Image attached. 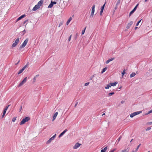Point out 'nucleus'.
<instances>
[{"label":"nucleus","mask_w":152,"mask_h":152,"mask_svg":"<svg viewBox=\"0 0 152 152\" xmlns=\"http://www.w3.org/2000/svg\"><path fill=\"white\" fill-rule=\"evenodd\" d=\"M72 17H70V18H69V19L66 22V24L67 25H68L69 24V23L71 21V20H72Z\"/></svg>","instance_id":"4468645a"},{"label":"nucleus","mask_w":152,"mask_h":152,"mask_svg":"<svg viewBox=\"0 0 152 152\" xmlns=\"http://www.w3.org/2000/svg\"><path fill=\"white\" fill-rule=\"evenodd\" d=\"M89 82H88V83H86L85 84V86H88L89 85Z\"/></svg>","instance_id":"473e14b6"},{"label":"nucleus","mask_w":152,"mask_h":152,"mask_svg":"<svg viewBox=\"0 0 152 152\" xmlns=\"http://www.w3.org/2000/svg\"><path fill=\"white\" fill-rule=\"evenodd\" d=\"M27 67V66L26 65H25L22 69H21V70H20L18 72V74H20L24 70V69H26V68Z\"/></svg>","instance_id":"1a4fd4ad"},{"label":"nucleus","mask_w":152,"mask_h":152,"mask_svg":"<svg viewBox=\"0 0 152 152\" xmlns=\"http://www.w3.org/2000/svg\"><path fill=\"white\" fill-rule=\"evenodd\" d=\"M25 16H26V15H23L21 16L20 17H19L17 19V21H18L19 20H20L22 18H23Z\"/></svg>","instance_id":"ddd939ff"},{"label":"nucleus","mask_w":152,"mask_h":152,"mask_svg":"<svg viewBox=\"0 0 152 152\" xmlns=\"http://www.w3.org/2000/svg\"><path fill=\"white\" fill-rule=\"evenodd\" d=\"M51 138L53 140L54 139V138L53 137H52Z\"/></svg>","instance_id":"bf43d9fd"},{"label":"nucleus","mask_w":152,"mask_h":152,"mask_svg":"<svg viewBox=\"0 0 152 152\" xmlns=\"http://www.w3.org/2000/svg\"><path fill=\"white\" fill-rule=\"evenodd\" d=\"M107 68L105 67V68H104L102 71L101 73H102V74L104 72H105L107 70Z\"/></svg>","instance_id":"4be33fe9"},{"label":"nucleus","mask_w":152,"mask_h":152,"mask_svg":"<svg viewBox=\"0 0 152 152\" xmlns=\"http://www.w3.org/2000/svg\"><path fill=\"white\" fill-rule=\"evenodd\" d=\"M56 134H55L54 135H53V137H54V138H55V137H56Z\"/></svg>","instance_id":"3c124183"},{"label":"nucleus","mask_w":152,"mask_h":152,"mask_svg":"<svg viewBox=\"0 0 152 152\" xmlns=\"http://www.w3.org/2000/svg\"><path fill=\"white\" fill-rule=\"evenodd\" d=\"M19 38H18L15 40V42L12 45V47H15L16 46L19 42Z\"/></svg>","instance_id":"7ed1b4c3"},{"label":"nucleus","mask_w":152,"mask_h":152,"mask_svg":"<svg viewBox=\"0 0 152 152\" xmlns=\"http://www.w3.org/2000/svg\"><path fill=\"white\" fill-rule=\"evenodd\" d=\"M81 145V144H80L79 143L77 142L74 146L73 147V148L74 149H76L79 147Z\"/></svg>","instance_id":"6e6552de"},{"label":"nucleus","mask_w":152,"mask_h":152,"mask_svg":"<svg viewBox=\"0 0 152 152\" xmlns=\"http://www.w3.org/2000/svg\"><path fill=\"white\" fill-rule=\"evenodd\" d=\"M138 5H139V4H137L135 6H137V7L138 6Z\"/></svg>","instance_id":"4d7b16f0"},{"label":"nucleus","mask_w":152,"mask_h":152,"mask_svg":"<svg viewBox=\"0 0 152 152\" xmlns=\"http://www.w3.org/2000/svg\"><path fill=\"white\" fill-rule=\"evenodd\" d=\"M133 140V139H132L131 140V141H130V142H132V140Z\"/></svg>","instance_id":"e2e57ef3"},{"label":"nucleus","mask_w":152,"mask_h":152,"mask_svg":"<svg viewBox=\"0 0 152 152\" xmlns=\"http://www.w3.org/2000/svg\"><path fill=\"white\" fill-rule=\"evenodd\" d=\"M107 149V147L104 148L103 149H102L101 151V152H105Z\"/></svg>","instance_id":"aec40b11"},{"label":"nucleus","mask_w":152,"mask_h":152,"mask_svg":"<svg viewBox=\"0 0 152 152\" xmlns=\"http://www.w3.org/2000/svg\"><path fill=\"white\" fill-rule=\"evenodd\" d=\"M58 112H56L54 114V115L53 116V119L52 120L53 121L55 119H56L57 116L58 114Z\"/></svg>","instance_id":"9b49d317"},{"label":"nucleus","mask_w":152,"mask_h":152,"mask_svg":"<svg viewBox=\"0 0 152 152\" xmlns=\"http://www.w3.org/2000/svg\"><path fill=\"white\" fill-rule=\"evenodd\" d=\"M139 24V23H137L136 24V26H138V25Z\"/></svg>","instance_id":"5fc2aeb1"},{"label":"nucleus","mask_w":152,"mask_h":152,"mask_svg":"<svg viewBox=\"0 0 152 152\" xmlns=\"http://www.w3.org/2000/svg\"><path fill=\"white\" fill-rule=\"evenodd\" d=\"M137 27H135V28H134V29L135 30H136L137 29Z\"/></svg>","instance_id":"864d4df0"},{"label":"nucleus","mask_w":152,"mask_h":152,"mask_svg":"<svg viewBox=\"0 0 152 152\" xmlns=\"http://www.w3.org/2000/svg\"><path fill=\"white\" fill-rule=\"evenodd\" d=\"M110 62V60L109 59V60H107L106 61V64H108V63L109 62Z\"/></svg>","instance_id":"a19ab883"},{"label":"nucleus","mask_w":152,"mask_h":152,"mask_svg":"<svg viewBox=\"0 0 152 152\" xmlns=\"http://www.w3.org/2000/svg\"><path fill=\"white\" fill-rule=\"evenodd\" d=\"M148 125L152 124V122H150L148 123Z\"/></svg>","instance_id":"c03bdc74"},{"label":"nucleus","mask_w":152,"mask_h":152,"mask_svg":"<svg viewBox=\"0 0 152 152\" xmlns=\"http://www.w3.org/2000/svg\"><path fill=\"white\" fill-rule=\"evenodd\" d=\"M111 87V85L110 84L107 85L105 87V88L106 89H108L109 88Z\"/></svg>","instance_id":"6ab92c4d"},{"label":"nucleus","mask_w":152,"mask_h":152,"mask_svg":"<svg viewBox=\"0 0 152 152\" xmlns=\"http://www.w3.org/2000/svg\"><path fill=\"white\" fill-rule=\"evenodd\" d=\"M114 59V58H111L110 59H109L110 60V61H111L113 60Z\"/></svg>","instance_id":"e433bc0d"},{"label":"nucleus","mask_w":152,"mask_h":152,"mask_svg":"<svg viewBox=\"0 0 152 152\" xmlns=\"http://www.w3.org/2000/svg\"><path fill=\"white\" fill-rule=\"evenodd\" d=\"M105 4H104L103 6H102L101 7V10H103L104 9V6H105Z\"/></svg>","instance_id":"c85d7f7f"},{"label":"nucleus","mask_w":152,"mask_h":152,"mask_svg":"<svg viewBox=\"0 0 152 152\" xmlns=\"http://www.w3.org/2000/svg\"><path fill=\"white\" fill-rule=\"evenodd\" d=\"M67 131V129H65L63 132L61 133L59 135V137H60L62 136Z\"/></svg>","instance_id":"2eb2a0df"},{"label":"nucleus","mask_w":152,"mask_h":152,"mask_svg":"<svg viewBox=\"0 0 152 152\" xmlns=\"http://www.w3.org/2000/svg\"><path fill=\"white\" fill-rule=\"evenodd\" d=\"M95 5H93L92 7L91 12L94 13L95 11Z\"/></svg>","instance_id":"f3484780"},{"label":"nucleus","mask_w":152,"mask_h":152,"mask_svg":"<svg viewBox=\"0 0 152 152\" xmlns=\"http://www.w3.org/2000/svg\"><path fill=\"white\" fill-rule=\"evenodd\" d=\"M152 113V109L151 110H150L148 113V114H149V113Z\"/></svg>","instance_id":"a18cd8bd"},{"label":"nucleus","mask_w":152,"mask_h":152,"mask_svg":"<svg viewBox=\"0 0 152 152\" xmlns=\"http://www.w3.org/2000/svg\"><path fill=\"white\" fill-rule=\"evenodd\" d=\"M22 106H21V108H20V110H21V109H22Z\"/></svg>","instance_id":"0e129e2a"},{"label":"nucleus","mask_w":152,"mask_h":152,"mask_svg":"<svg viewBox=\"0 0 152 152\" xmlns=\"http://www.w3.org/2000/svg\"><path fill=\"white\" fill-rule=\"evenodd\" d=\"M78 102H76V103H75V107L77 106V105L78 104Z\"/></svg>","instance_id":"58836bf2"},{"label":"nucleus","mask_w":152,"mask_h":152,"mask_svg":"<svg viewBox=\"0 0 152 152\" xmlns=\"http://www.w3.org/2000/svg\"><path fill=\"white\" fill-rule=\"evenodd\" d=\"M113 94H114L113 92H111L109 93V95H112Z\"/></svg>","instance_id":"49530a36"},{"label":"nucleus","mask_w":152,"mask_h":152,"mask_svg":"<svg viewBox=\"0 0 152 152\" xmlns=\"http://www.w3.org/2000/svg\"><path fill=\"white\" fill-rule=\"evenodd\" d=\"M78 34L77 33H76L75 36V39H77L78 37Z\"/></svg>","instance_id":"c9c22d12"},{"label":"nucleus","mask_w":152,"mask_h":152,"mask_svg":"<svg viewBox=\"0 0 152 152\" xmlns=\"http://www.w3.org/2000/svg\"><path fill=\"white\" fill-rule=\"evenodd\" d=\"M30 119V118L28 117H26L25 118H23L20 123V125L24 124L26 122H27Z\"/></svg>","instance_id":"f257e3e1"},{"label":"nucleus","mask_w":152,"mask_h":152,"mask_svg":"<svg viewBox=\"0 0 152 152\" xmlns=\"http://www.w3.org/2000/svg\"><path fill=\"white\" fill-rule=\"evenodd\" d=\"M56 4V1H51L50 4L48 6V8H51L53 7V5L54 4Z\"/></svg>","instance_id":"0eeeda50"},{"label":"nucleus","mask_w":152,"mask_h":152,"mask_svg":"<svg viewBox=\"0 0 152 152\" xmlns=\"http://www.w3.org/2000/svg\"><path fill=\"white\" fill-rule=\"evenodd\" d=\"M86 28V27L84 29V30H83L82 31V35H83L84 34V33H85V31Z\"/></svg>","instance_id":"393cba45"},{"label":"nucleus","mask_w":152,"mask_h":152,"mask_svg":"<svg viewBox=\"0 0 152 152\" xmlns=\"http://www.w3.org/2000/svg\"><path fill=\"white\" fill-rule=\"evenodd\" d=\"M103 10H101V11L100 12V15H102V12H103Z\"/></svg>","instance_id":"4c0bfd02"},{"label":"nucleus","mask_w":152,"mask_h":152,"mask_svg":"<svg viewBox=\"0 0 152 152\" xmlns=\"http://www.w3.org/2000/svg\"><path fill=\"white\" fill-rule=\"evenodd\" d=\"M72 35H71L69 37V38L68 39V41L69 42V41H70L71 39V37H72Z\"/></svg>","instance_id":"cd10ccee"},{"label":"nucleus","mask_w":152,"mask_h":152,"mask_svg":"<svg viewBox=\"0 0 152 152\" xmlns=\"http://www.w3.org/2000/svg\"><path fill=\"white\" fill-rule=\"evenodd\" d=\"M133 21H131L127 25V26H126V28L128 29H129L130 27L133 24Z\"/></svg>","instance_id":"423d86ee"},{"label":"nucleus","mask_w":152,"mask_h":152,"mask_svg":"<svg viewBox=\"0 0 152 152\" xmlns=\"http://www.w3.org/2000/svg\"><path fill=\"white\" fill-rule=\"evenodd\" d=\"M151 128L150 127H148L146 129V131H148L151 129Z\"/></svg>","instance_id":"c756f323"},{"label":"nucleus","mask_w":152,"mask_h":152,"mask_svg":"<svg viewBox=\"0 0 152 152\" xmlns=\"http://www.w3.org/2000/svg\"><path fill=\"white\" fill-rule=\"evenodd\" d=\"M94 13H93V12H91V15H90V16L91 17H93L94 15Z\"/></svg>","instance_id":"ea45409f"},{"label":"nucleus","mask_w":152,"mask_h":152,"mask_svg":"<svg viewBox=\"0 0 152 152\" xmlns=\"http://www.w3.org/2000/svg\"><path fill=\"white\" fill-rule=\"evenodd\" d=\"M125 73V69H124L123 70V71L122 72V77L124 75V74Z\"/></svg>","instance_id":"a878e982"},{"label":"nucleus","mask_w":152,"mask_h":152,"mask_svg":"<svg viewBox=\"0 0 152 152\" xmlns=\"http://www.w3.org/2000/svg\"><path fill=\"white\" fill-rule=\"evenodd\" d=\"M53 140L51 137L47 141V144H49L50 143L52 140Z\"/></svg>","instance_id":"412c9836"},{"label":"nucleus","mask_w":152,"mask_h":152,"mask_svg":"<svg viewBox=\"0 0 152 152\" xmlns=\"http://www.w3.org/2000/svg\"><path fill=\"white\" fill-rule=\"evenodd\" d=\"M9 105L8 106H7L4 109V111H6V112L8 108V107H9Z\"/></svg>","instance_id":"bb28decb"},{"label":"nucleus","mask_w":152,"mask_h":152,"mask_svg":"<svg viewBox=\"0 0 152 152\" xmlns=\"http://www.w3.org/2000/svg\"><path fill=\"white\" fill-rule=\"evenodd\" d=\"M117 83L116 82H115L114 83H110V85H111V86H115L116 84H117Z\"/></svg>","instance_id":"f8f14e48"},{"label":"nucleus","mask_w":152,"mask_h":152,"mask_svg":"<svg viewBox=\"0 0 152 152\" xmlns=\"http://www.w3.org/2000/svg\"><path fill=\"white\" fill-rule=\"evenodd\" d=\"M137 8V6H135L133 10L135 12V11L136 10Z\"/></svg>","instance_id":"72a5a7b5"},{"label":"nucleus","mask_w":152,"mask_h":152,"mask_svg":"<svg viewBox=\"0 0 152 152\" xmlns=\"http://www.w3.org/2000/svg\"><path fill=\"white\" fill-rule=\"evenodd\" d=\"M121 138H122V137L121 136H120L119 137V138L117 140L116 142H117V144H118L119 143V141L120 140Z\"/></svg>","instance_id":"a211bd4d"},{"label":"nucleus","mask_w":152,"mask_h":152,"mask_svg":"<svg viewBox=\"0 0 152 152\" xmlns=\"http://www.w3.org/2000/svg\"><path fill=\"white\" fill-rule=\"evenodd\" d=\"M27 77H26L20 83L18 86V87H19L22 86L24 83H25L26 81Z\"/></svg>","instance_id":"39448f33"},{"label":"nucleus","mask_w":152,"mask_h":152,"mask_svg":"<svg viewBox=\"0 0 152 152\" xmlns=\"http://www.w3.org/2000/svg\"><path fill=\"white\" fill-rule=\"evenodd\" d=\"M28 41V38H26L25 40L24 41V42L20 46L19 48L20 49H21L22 48L25 47V46L27 44Z\"/></svg>","instance_id":"f03ea898"},{"label":"nucleus","mask_w":152,"mask_h":152,"mask_svg":"<svg viewBox=\"0 0 152 152\" xmlns=\"http://www.w3.org/2000/svg\"><path fill=\"white\" fill-rule=\"evenodd\" d=\"M141 20H142L141 19L139 21H138L137 23H139L140 22Z\"/></svg>","instance_id":"603ef678"},{"label":"nucleus","mask_w":152,"mask_h":152,"mask_svg":"<svg viewBox=\"0 0 152 152\" xmlns=\"http://www.w3.org/2000/svg\"><path fill=\"white\" fill-rule=\"evenodd\" d=\"M148 0H145V1H147Z\"/></svg>","instance_id":"69168bd1"},{"label":"nucleus","mask_w":152,"mask_h":152,"mask_svg":"<svg viewBox=\"0 0 152 152\" xmlns=\"http://www.w3.org/2000/svg\"><path fill=\"white\" fill-rule=\"evenodd\" d=\"M137 150H137V149L136 148L135 150H134H134H132V152H137Z\"/></svg>","instance_id":"37998d69"},{"label":"nucleus","mask_w":152,"mask_h":152,"mask_svg":"<svg viewBox=\"0 0 152 152\" xmlns=\"http://www.w3.org/2000/svg\"><path fill=\"white\" fill-rule=\"evenodd\" d=\"M62 24V23H60V24H59V26H61V25Z\"/></svg>","instance_id":"6e6d98bb"},{"label":"nucleus","mask_w":152,"mask_h":152,"mask_svg":"<svg viewBox=\"0 0 152 152\" xmlns=\"http://www.w3.org/2000/svg\"><path fill=\"white\" fill-rule=\"evenodd\" d=\"M148 152H150V151H148Z\"/></svg>","instance_id":"338daca9"},{"label":"nucleus","mask_w":152,"mask_h":152,"mask_svg":"<svg viewBox=\"0 0 152 152\" xmlns=\"http://www.w3.org/2000/svg\"><path fill=\"white\" fill-rule=\"evenodd\" d=\"M141 113L142 111H140L134 112L133 113H131L130 115V117L131 118H133L134 116H135V115L139 114Z\"/></svg>","instance_id":"20e7f679"},{"label":"nucleus","mask_w":152,"mask_h":152,"mask_svg":"<svg viewBox=\"0 0 152 152\" xmlns=\"http://www.w3.org/2000/svg\"><path fill=\"white\" fill-rule=\"evenodd\" d=\"M134 12V11L133 10H132L129 13V16H130L131 15H132L133 13Z\"/></svg>","instance_id":"b1692460"},{"label":"nucleus","mask_w":152,"mask_h":152,"mask_svg":"<svg viewBox=\"0 0 152 152\" xmlns=\"http://www.w3.org/2000/svg\"><path fill=\"white\" fill-rule=\"evenodd\" d=\"M140 145H141V144H139V145L137 146V148H136L137 150V149H138H138H139V147H140Z\"/></svg>","instance_id":"79ce46f5"},{"label":"nucleus","mask_w":152,"mask_h":152,"mask_svg":"<svg viewBox=\"0 0 152 152\" xmlns=\"http://www.w3.org/2000/svg\"><path fill=\"white\" fill-rule=\"evenodd\" d=\"M5 113H3V115H2V118H3L4 117V115H5Z\"/></svg>","instance_id":"8fccbe9b"},{"label":"nucleus","mask_w":152,"mask_h":152,"mask_svg":"<svg viewBox=\"0 0 152 152\" xmlns=\"http://www.w3.org/2000/svg\"><path fill=\"white\" fill-rule=\"evenodd\" d=\"M122 152H128V151H127L126 149H124L122 151Z\"/></svg>","instance_id":"7c9ffc66"},{"label":"nucleus","mask_w":152,"mask_h":152,"mask_svg":"<svg viewBox=\"0 0 152 152\" xmlns=\"http://www.w3.org/2000/svg\"><path fill=\"white\" fill-rule=\"evenodd\" d=\"M115 149H113V150H111L110 152H113L114 151H115Z\"/></svg>","instance_id":"de8ad7c7"},{"label":"nucleus","mask_w":152,"mask_h":152,"mask_svg":"<svg viewBox=\"0 0 152 152\" xmlns=\"http://www.w3.org/2000/svg\"><path fill=\"white\" fill-rule=\"evenodd\" d=\"M16 120V118H13L12 119V121L13 122H14Z\"/></svg>","instance_id":"2f4dec72"},{"label":"nucleus","mask_w":152,"mask_h":152,"mask_svg":"<svg viewBox=\"0 0 152 152\" xmlns=\"http://www.w3.org/2000/svg\"><path fill=\"white\" fill-rule=\"evenodd\" d=\"M105 115V114L104 113H103L102 115V116H103L104 115Z\"/></svg>","instance_id":"052dcab7"},{"label":"nucleus","mask_w":152,"mask_h":152,"mask_svg":"<svg viewBox=\"0 0 152 152\" xmlns=\"http://www.w3.org/2000/svg\"><path fill=\"white\" fill-rule=\"evenodd\" d=\"M39 8V5H36L33 8L32 10L34 11H36Z\"/></svg>","instance_id":"9d476101"},{"label":"nucleus","mask_w":152,"mask_h":152,"mask_svg":"<svg viewBox=\"0 0 152 152\" xmlns=\"http://www.w3.org/2000/svg\"><path fill=\"white\" fill-rule=\"evenodd\" d=\"M6 111H4H4H3V113H5H5H6Z\"/></svg>","instance_id":"13d9d810"},{"label":"nucleus","mask_w":152,"mask_h":152,"mask_svg":"<svg viewBox=\"0 0 152 152\" xmlns=\"http://www.w3.org/2000/svg\"><path fill=\"white\" fill-rule=\"evenodd\" d=\"M136 75V74L135 73H132L130 75V77H134Z\"/></svg>","instance_id":"5701e85b"},{"label":"nucleus","mask_w":152,"mask_h":152,"mask_svg":"<svg viewBox=\"0 0 152 152\" xmlns=\"http://www.w3.org/2000/svg\"><path fill=\"white\" fill-rule=\"evenodd\" d=\"M38 76H39V75H36L35 77H36H36H37Z\"/></svg>","instance_id":"680f3d73"},{"label":"nucleus","mask_w":152,"mask_h":152,"mask_svg":"<svg viewBox=\"0 0 152 152\" xmlns=\"http://www.w3.org/2000/svg\"><path fill=\"white\" fill-rule=\"evenodd\" d=\"M137 8V6H135L133 10L135 12V11L136 10Z\"/></svg>","instance_id":"f704fd0d"},{"label":"nucleus","mask_w":152,"mask_h":152,"mask_svg":"<svg viewBox=\"0 0 152 152\" xmlns=\"http://www.w3.org/2000/svg\"><path fill=\"white\" fill-rule=\"evenodd\" d=\"M43 3V1L41 0L38 2L37 5H39V7H40L42 5Z\"/></svg>","instance_id":"dca6fc26"},{"label":"nucleus","mask_w":152,"mask_h":152,"mask_svg":"<svg viewBox=\"0 0 152 152\" xmlns=\"http://www.w3.org/2000/svg\"><path fill=\"white\" fill-rule=\"evenodd\" d=\"M26 20L25 22V23L26 22Z\"/></svg>","instance_id":"774afa93"},{"label":"nucleus","mask_w":152,"mask_h":152,"mask_svg":"<svg viewBox=\"0 0 152 152\" xmlns=\"http://www.w3.org/2000/svg\"><path fill=\"white\" fill-rule=\"evenodd\" d=\"M34 81L35 82L36 80V77H34V79H33Z\"/></svg>","instance_id":"09e8293b"}]
</instances>
